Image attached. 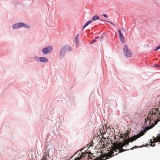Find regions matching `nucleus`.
Returning <instances> with one entry per match:
<instances>
[{
	"label": "nucleus",
	"mask_w": 160,
	"mask_h": 160,
	"mask_svg": "<svg viewBox=\"0 0 160 160\" xmlns=\"http://www.w3.org/2000/svg\"><path fill=\"white\" fill-rule=\"evenodd\" d=\"M123 52L124 55L127 57H131L132 55V53L131 52L127 46L126 45L124 46L123 48Z\"/></svg>",
	"instance_id": "obj_5"
},
{
	"label": "nucleus",
	"mask_w": 160,
	"mask_h": 160,
	"mask_svg": "<svg viewBox=\"0 0 160 160\" xmlns=\"http://www.w3.org/2000/svg\"><path fill=\"white\" fill-rule=\"evenodd\" d=\"M21 23L22 24H21V27L22 26H23L26 28H29L30 26L28 25H27L24 23L23 22H21Z\"/></svg>",
	"instance_id": "obj_15"
},
{
	"label": "nucleus",
	"mask_w": 160,
	"mask_h": 160,
	"mask_svg": "<svg viewBox=\"0 0 160 160\" xmlns=\"http://www.w3.org/2000/svg\"><path fill=\"white\" fill-rule=\"evenodd\" d=\"M100 20L102 21H104L103 20H101V19H100Z\"/></svg>",
	"instance_id": "obj_29"
},
{
	"label": "nucleus",
	"mask_w": 160,
	"mask_h": 160,
	"mask_svg": "<svg viewBox=\"0 0 160 160\" xmlns=\"http://www.w3.org/2000/svg\"><path fill=\"white\" fill-rule=\"evenodd\" d=\"M98 38V37H97L95 38V39H94V40H93L92 41V43H93V42H95L96 41V39H97Z\"/></svg>",
	"instance_id": "obj_21"
},
{
	"label": "nucleus",
	"mask_w": 160,
	"mask_h": 160,
	"mask_svg": "<svg viewBox=\"0 0 160 160\" xmlns=\"http://www.w3.org/2000/svg\"><path fill=\"white\" fill-rule=\"evenodd\" d=\"M39 59V61L41 62H47L48 61V59L45 57H40Z\"/></svg>",
	"instance_id": "obj_11"
},
{
	"label": "nucleus",
	"mask_w": 160,
	"mask_h": 160,
	"mask_svg": "<svg viewBox=\"0 0 160 160\" xmlns=\"http://www.w3.org/2000/svg\"><path fill=\"white\" fill-rule=\"evenodd\" d=\"M157 66H158V65H157L156 64H155L154 66V67H158Z\"/></svg>",
	"instance_id": "obj_26"
},
{
	"label": "nucleus",
	"mask_w": 160,
	"mask_h": 160,
	"mask_svg": "<svg viewBox=\"0 0 160 160\" xmlns=\"http://www.w3.org/2000/svg\"><path fill=\"white\" fill-rule=\"evenodd\" d=\"M156 108H153L151 112L148 113L147 118H145V122L147 123V121H149L148 123L150 124L151 121L154 120L155 124L160 120V101L159 103L155 106Z\"/></svg>",
	"instance_id": "obj_1"
},
{
	"label": "nucleus",
	"mask_w": 160,
	"mask_h": 160,
	"mask_svg": "<svg viewBox=\"0 0 160 160\" xmlns=\"http://www.w3.org/2000/svg\"><path fill=\"white\" fill-rule=\"evenodd\" d=\"M127 137H129L128 135V133H126L125 134H124L123 136H122V137L124 139H125Z\"/></svg>",
	"instance_id": "obj_18"
},
{
	"label": "nucleus",
	"mask_w": 160,
	"mask_h": 160,
	"mask_svg": "<svg viewBox=\"0 0 160 160\" xmlns=\"http://www.w3.org/2000/svg\"><path fill=\"white\" fill-rule=\"evenodd\" d=\"M160 48V45L159 46H158L157 47H156V49H155V51H156Z\"/></svg>",
	"instance_id": "obj_20"
},
{
	"label": "nucleus",
	"mask_w": 160,
	"mask_h": 160,
	"mask_svg": "<svg viewBox=\"0 0 160 160\" xmlns=\"http://www.w3.org/2000/svg\"><path fill=\"white\" fill-rule=\"evenodd\" d=\"M103 40V37L102 36L100 38V41H102Z\"/></svg>",
	"instance_id": "obj_24"
},
{
	"label": "nucleus",
	"mask_w": 160,
	"mask_h": 160,
	"mask_svg": "<svg viewBox=\"0 0 160 160\" xmlns=\"http://www.w3.org/2000/svg\"><path fill=\"white\" fill-rule=\"evenodd\" d=\"M82 150L78 151L75 154L78 153L77 155V157H76L74 160H80L83 158L86 160H89V159H92V158L94 157L93 154L91 153V152H81Z\"/></svg>",
	"instance_id": "obj_3"
},
{
	"label": "nucleus",
	"mask_w": 160,
	"mask_h": 160,
	"mask_svg": "<svg viewBox=\"0 0 160 160\" xmlns=\"http://www.w3.org/2000/svg\"><path fill=\"white\" fill-rule=\"evenodd\" d=\"M93 142L92 141V143L90 144L89 145L88 144L87 145V147H88V148H89L91 146H93V145L92 144H93Z\"/></svg>",
	"instance_id": "obj_19"
},
{
	"label": "nucleus",
	"mask_w": 160,
	"mask_h": 160,
	"mask_svg": "<svg viewBox=\"0 0 160 160\" xmlns=\"http://www.w3.org/2000/svg\"><path fill=\"white\" fill-rule=\"evenodd\" d=\"M49 155L48 154V153L45 152L41 160H47L49 158Z\"/></svg>",
	"instance_id": "obj_10"
},
{
	"label": "nucleus",
	"mask_w": 160,
	"mask_h": 160,
	"mask_svg": "<svg viewBox=\"0 0 160 160\" xmlns=\"http://www.w3.org/2000/svg\"><path fill=\"white\" fill-rule=\"evenodd\" d=\"M113 144V145L111 151L109 153L107 154L106 156L103 155L102 158L106 157V159H108L112 157V156H114L115 155H117L118 153L129 150L128 149L125 150L122 148L126 145L123 142H120L118 143H114Z\"/></svg>",
	"instance_id": "obj_2"
},
{
	"label": "nucleus",
	"mask_w": 160,
	"mask_h": 160,
	"mask_svg": "<svg viewBox=\"0 0 160 160\" xmlns=\"http://www.w3.org/2000/svg\"><path fill=\"white\" fill-rule=\"evenodd\" d=\"M150 128L149 127H146L143 131L139 133L137 135L138 138H139L140 137L143 136L146 132V131L148 130Z\"/></svg>",
	"instance_id": "obj_8"
},
{
	"label": "nucleus",
	"mask_w": 160,
	"mask_h": 160,
	"mask_svg": "<svg viewBox=\"0 0 160 160\" xmlns=\"http://www.w3.org/2000/svg\"><path fill=\"white\" fill-rule=\"evenodd\" d=\"M52 49V48L51 46H48L46 48H43L42 52L44 54H46L50 52Z\"/></svg>",
	"instance_id": "obj_7"
},
{
	"label": "nucleus",
	"mask_w": 160,
	"mask_h": 160,
	"mask_svg": "<svg viewBox=\"0 0 160 160\" xmlns=\"http://www.w3.org/2000/svg\"><path fill=\"white\" fill-rule=\"evenodd\" d=\"M134 147L137 148V147H138L136 146H135Z\"/></svg>",
	"instance_id": "obj_27"
},
{
	"label": "nucleus",
	"mask_w": 160,
	"mask_h": 160,
	"mask_svg": "<svg viewBox=\"0 0 160 160\" xmlns=\"http://www.w3.org/2000/svg\"><path fill=\"white\" fill-rule=\"evenodd\" d=\"M124 30V29H123V28H122V30Z\"/></svg>",
	"instance_id": "obj_30"
},
{
	"label": "nucleus",
	"mask_w": 160,
	"mask_h": 160,
	"mask_svg": "<svg viewBox=\"0 0 160 160\" xmlns=\"http://www.w3.org/2000/svg\"><path fill=\"white\" fill-rule=\"evenodd\" d=\"M103 16L105 17H106V18H108V16L106 14H104L103 15Z\"/></svg>",
	"instance_id": "obj_23"
},
{
	"label": "nucleus",
	"mask_w": 160,
	"mask_h": 160,
	"mask_svg": "<svg viewBox=\"0 0 160 160\" xmlns=\"http://www.w3.org/2000/svg\"><path fill=\"white\" fill-rule=\"evenodd\" d=\"M76 42L77 44L78 43L79 41V34H78L75 38Z\"/></svg>",
	"instance_id": "obj_17"
},
{
	"label": "nucleus",
	"mask_w": 160,
	"mask_h": 160,
	"mask_svg": "<svg viewBox=\"0 0 160 160\" xmlns=\"http://www.w3.org/2000/svg\"><path fill=\"white\" fill-rule=\"evenodd\" d=\"M92 21L91 20V21H89L88 22H87L85 24L84 27H83L82 29V30H83V29L86 27L89 24H90V23H92Z\"/></svg>",
	"instance_id": "obj_14"
},
{
	"label": "nucleus",
	"mask_w": 160,
	"mask_h": 160,
	"mask_svg": "<svg viewBox=\"0 0 160 160\" xmlns=\"http://www.w3.org/2000/svg\"><path fill=\"white\" fill-rule=\"evenodd\" d=\"M138 138L137 135H134L132 137L130 138H128L126 139H124L123 140V143L126 145H128L130 142H132L136 140Z\"/></svg>",
	"instance_id": "obj_6"
},
{
	"label": "nucleus",
	"mask_w": 160,
	"mask_h": 160,
	"mask_svg": "<svg viewBox=\"0 0 160 160\" xmlns=\"http://www.w3.org/2000/svg\"><path fill=\"white\" fill-rule=\"evenodd\" d=\"M134 148V147H132V148H131V149H130V150H132V149H133Z\"/></svg>",
	"instance_id": "obj_25"
},
{
	"label": "nucleus",
	"mask_w": 160,
	"mask_h": 160,
	"mask_svg": "<svg viewBox=\"0 0 160 160\" xmlns=\"http://www.w3.org/2000/svg\"><path fill=\"white\" fill-rule=\"evenodd\" d=\"M22 24L21 23V22L18 23L17 24H14L12 26V28L14 29H17L21 27V24Z\"/></svg>",
	"instance_id": "obj_12"
},
{
	"label": "nucleus",
	"mask_w": 160,
	"mask_h": 160,
	"mask_svg": "<svg viewBox=\"0 0 160 160\" xmlns=\"http://www.w3.org/2000/svg\"><path fill=\"white\" fill-rule=\"evenodd\" d=\"M99 17L98 16L95 15L93 17V18H92V20H93L94 21H95L97 19H99Z\"/></svg>",
	"instance_id": "obj_16"
},
{
	"label": "nucleus",
	"mask_w": 160,
	"mask_h": 160,
	"mask_svg": "<svg viewBox=\"0 0 160 160\" xmlns=\"http://www.w3.org/2000/svg\"><path fill=\"white\" fill-rule=\"evenodd\" d=\"M92 21L91 20V21H89L88 22H87L85 24L84 27H83L82 29V30H83V29L86 27L89 24H90V23H92Z\"/></svg>",
	"instance_id": "obj_13"
},
{
	"label": "nucleus",
	"mask_w": 160,
	"mask_h": 160,
	"mask_svg": "<svg viewBox=\"0 0 160 160\" xmlns=\"http://www.w3.org/2000/svg\"><path fill=\"white\" fill-rule=\"evenodd\" d=\"M106 21V22H109L110 24H112V25H113V26H115L114 24L112 22H109V21Z\"/></svg>",
	"instance_id": "obj_22"
},
{
	"label": "nucleus",
	"mask_w": 160,
	"mask_h": 160,
	"mask_svg": "<svg viewBox=\"0 0 160 160\" xmlns=\"http://www.w3.org/2000/svg\"><path fill=\"white\" fill-rule=\"evenodd\" d=\"M158 67H160V65H158V66H157Z\"/></svg>",
	"instance_id": "obj_28"
},
{
	"label": "nucleus",
	"mask_w": 160,
	"mask_h": 160,
	"mask_svg": "<svg viewBox=\"0 0 160 160\" xmlns=\"http://www.w3.org/2000/svg\"><path fill=\"white\" fill-rule=\"evenodd\" d=\"M118 33L119 34V37L120 38V40L122 42V43H124L125 42V38L122 34L120 30H118Z\"/></svg>",
	"instance_id": "obj_9"
},
{
	"label": "nucleus",
	"mask_w": 160,
	"mask_h": 160,
	"mask_svg": "<svg viewBox=\"0 0 160 160\" xmlns=\"http://www.w3.org/2000/svg\"><path fill=\"white\" fill-rule=\"evenodd\" d=\"M72 50V48L68 45H66L63 47L62 48L60 52V58H62L64 57L67 50L68 52H69Z\"/></svg>",
	"instance_id": "obj_4"
}]
</instances>
